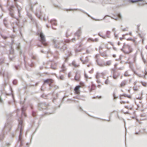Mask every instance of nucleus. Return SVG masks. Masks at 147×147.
I'll return each mask as SVG.
<instances>
[{"mask_svg":"<svg viewBox=\"0 0 147 147\" xmlns=\"http://www.w3.org/2000/svg\"><path fill=\"white\" fill-rule=\"evenodd\" d=\"M14 7H15L13 5H11L10 6L8 9V10L9 11V13L11 17L12 18H14L17 20V21L15 23L19 28V31L20 34L21 36H22V34L21 32L22 29L24 28V27L23 26H20L19 25V20L18 18H16L14 16L13 13H14V11L13 8Z\"/></svg>","mask_w":147,"mask_h":147,"instance_id":"f257e3e1","label":"nucleus"},{"mask_svg":"<svg viewBox=\"0 0 147 147\" xmlns=\"http://www.w3.org/2000/svg\"><path fill=\"white\" fill-rule=\"evenodd\" d=\"M19 124L18 125V130H19L20 134L18 138V141L20 142V146H22V142L21 140V135L22 134V120L21 118L18 120Z\"/></svg>","mask_w":147,"mask_h":147,"instance_id":"f03ea898","label":"nucleus"},{"mask_svg":"<svg viewBox=\"0 0 147 147\" xmlns=\"http://www.w3.org/2000/svg\"><path fill=\"white\" fill-rule=\"evenodd\" d=\"M37 34L39 36L40 39L39 40L41 42V44L45 47L46 46L47 44L46 42V40L45 38V35L41 32L38 31Z\"/></svg>","mask_w":147,"mask_h":147,"instance_id":"7ed1b4c3","label":"nucleus"},{"mask_svg":"<svg viewBox=\"0 0 147 147\" xmlns=\"http://www.w3.org/2000/svg\"><path fill=\"white\" fill-rule=\"evenodd\" d=\"M62 42L63 44L61 46H57V45L56 44L55 45V48L59 49L61 51L63 52L65 50L67 49V47L65 42Z\"/></svg>","mask_w":147,"mask_h":147,"instance_id":"20e7f679","label":"nucleus"},{"mask_svg":"<svg viewBox=\"0 0 147 147\" xmlns=\"http://www.w3.org/2000/svg\"><path fill=\"white\" fill-rule=\"evenodd\" d=\"M49 105L48 103H46L45 102H43L39 104L38 107L42 109H46L48 108Z\"/></svg>","mask_w":147,"mask_h":147,"instance_id":"39448f33","label":"nucleus"},{"mask_svg":"<svg viewBox=\"0 0 147 147\" xmlns=\"http://www.w3.org/2000/svg\"><path fill=\"white\" fill-rule=\"evenodd\" d=\"M18 1V0H14V1H15V5L16 6L18 11V16L19 17H20L21 16V14L20 13V11H21V9H22V8L19 6L18 5L17 3L16 2Z\"/></svg>","mask_w":147,"mask_h":147,"instance_id":"423d86ee","label":"nucleus"},{"mask_svg":"<svg viewBox=\"0 0 147 147\" xmlns=\"http://www.w3.org/2000/svg\"><path fill=\"white\" fill-rule=\"evenodd\" d=\"M53 44L54 45V47L55 48V45L56 44L57 46H61V43L60 41H57L56 40L54 39L52 41Z\"/></svg>","mask_w":147,"mask_h":147,"instance_id":"0eeeda50","label":"nucleus"},{"mask_svg":"<svg viewBox=\"0 0 147 147\" xmlns=\"http://www.w3.org/2000/svg\"><path fill=\"white\" fill-rule=\"evenodd\" d=\"M81 33V31L80 28V29L78 30L75 33L74 35L76 36H77L78 37V39L80 36Z\"/></svg>","mask_w":147,"mask_h":147,"instance_id":"6e6552de","label":"nucleus"},{"mask_svg":"<svg viewBox=\"0 0 147 147\" xmlns=\"http://www.w3.org/2000/svg\"><path fill=\"white\" fill-rule=\"evenodd\" d=\"M49 22L52 25L57 26V20L55 19H51Z\"/></svg>","mask_w":147,"mask_h":147,"instance_id":"1a4fd4ad","label":"nucleus"},{"mask_svg":"<svg viewBox=\"0 0 147 147\" xmlns=\"http://www.w3.org/2000/svg\"><path fill=\"white\" fill-rule=\"evenodd\" d=\"M0 74H1L3 77L6 76L7 78H8L9 74L7 71L0 72Z\"/></svg>","mask_w":147,"mask_h":147,"instance_id":"9d476101","label":"nucleus"},{"mask_svg":"<svg viewBox=\"0 0 147 147\" xmlns=\"http://www.w3.org/2000/svg\"><path fill=\"white\" fill-rule=\"evenodd\" d=\"M107 16H108L111 17V18H112L115 20H117L118 18H120V19H121V18H122V16H121V14H117V17H111L110 16H108V15Z\"/></svg>","mask_w":147,"mask_h":147,"instance_id":"9b49d317","label":"nucleus"},{"mask_svg":"<svg viewBox=\"0 0 147 147\" xmlns=\"http://www.w3.org/2000/svg\"><path fill=\"white\" fill-rule=\"evenodd\" d=\"M80 77V74H78V72H76V74L75 76L74 77V79L78 81Z\"/></svg>","mask_w":147,"mask_h":147,"instance_id":"f8f14e48","label":"nucleus"},{"mask_svg":"<svg viewBox=\"0 0 147 147\" xmlns=\"http://www.w3.org/2000/svg\"><path fill=\"white\" fill-rule=\"evenodd\" d=\"M127 48L129 50V51H127V52H126L125 53L128 54L129 52H131L132 51V49L131 48L130 45H129L128 44H127Z\"/></svg>","mask_w":147,"mask_h":147,"instance_id":"ddd939ff","label":"nucleus"},{"mask_svg":"<svg viewBox=\"0 0 147 147\" xmlns=\"http://www.w3.org/2000/svg\"><path fill=\"white\" fill-rule=\"evenodd\" d=\"M80 88V86L79 85H77L76 86L74 89V90L75 92L76 93H78V91L79 90Z\"/></svg>","mask_w":147,"mask_h":147,"instance_id":"4468645a","label":"nucleus"},{"mask_svg":"<svg viewBox=\"0 0 147 147\" xmlns=\"http://www.w3.org/2000/svg\"><path fill=\"white\" fill-rule=\"evenodd\" d=\"M21 110H22V113H21V115L22 116H23V115H24L25 117L26 116V114L24 113V111L25 110V109L24 107H22L21 108Z\"/></svg>","mask_w":147,"mask_h":147,"instance_id":"2eb2a0df","label":"nucleus"},{"mask_svg":"<svg viewBox=\"0 0 147 147\" xmlns=\"http://www.w3.org/2000/svg\"><path fill=\"white\" fill-rule=\"evenodd\" d=\"M128 1L130 3H137L139 1H142L143 0H128Z\"/></svg>","mask_w":147,"mask_h":147,"instance_id":"dca6fc26","label":"nucleus"},{"mask_svg":"<svg viewBox=\"0 0 147 147\" xmlns=\"http://www.w3.org/2000/svg\"><path fill=\"white\" fill-rule=\"evenodd\" d=\"M140 116L141 117H146V118L145 119H142L143 120H147V115L145 113H144L143 114H141L140 115Z\"/></svg>","mask_w":147,"mask_h":147,"instance_id":"f3484780","label":"nucleus"},{"mask_svg":"<svg viewBox=\"0 0 147 147\" xmlns=\"http://www.w3.org/2000/svg\"><path fill=\"white\" fill-rule=\"evenodd\" d=\"M31 63L30 64H28L29 66L30 67H33L34 66L35 63L32 60H31Z\"/></svg>","mask_w":147,"mask_h":147,"instance_id":"a211bd4d","label":"nucleus"},{"mask_svg":"<svg viewBox=\"0 0 147 147\" xmlns=\"http://www.w3.org/2000/svg\"><path fill=\"white\" fill-rule=\"evenodd\" d=\"M62 69L60 71V72H63L66 70V68L64 65V64H63L61 66Z\"/></svg>","mask_w":147,"mask_h":147,"instance_id":"6ab92c4d","label":"nucleus"},{"mask_svg":"<svg viewBox=\"0 0 147 147\" xmlns=\"http://www.w3.org/2000/svg\"><path fill=\"white\" fill-rule=\"evenodd\" d=\"M10 48L9 50L10 53V54H13L14 52V49L11 46H10Z\"/></svg>","mask_w":147,"mask_h":147,"instance_id":"aec40b11","label":"nucleus"},{"mask_svg":"<svg viewBox=\"0 0 147 147\" xmlns=\"http://www.w3.org/2000/svg\"><path fill=\"white\" fill-rule=\"evenodd\" d=\"M44 83H47L48 84H49V86H51V83L49 82V79H47L46 80H45L44 81Z\"/></svg>","mask_w":147,"mask_h":147,"instance_id":"412c9836","label":"nucleus"},{"mask_svg":"<svg viewBox=\"0 0 147 147\" xmlns=\"http://www.w3.org/2000/svg\"><path fill=\"white\" fill-rule=\"evenodd\" d=\"M89 40H90L92 42H97L98 40V39L97 38H95L94 39H93L91 38H89L88 39Z\"/></svg>","mask_w":147,"mask_h":147,"instance_id":"4be33fe9","label":"nucleus"},{"mask_svg":"<svg viewBox=\"0 0 147 147\" xmlns=\"http://www.w3.org/2000/svg\"><path fill=\"white\" fill-rule=\"evenodd\" d=\"M30 19H31V20L33 22V23H35V24L36 26L37 27V23L36 22V21L34 18H33L32 17H31L30 18Z\"/></svg>","mask_w":147,"mask_h":147,"instance_id":"5701e85b","label":"nucleus"},{"mask_svg":"<svg viewBox=\"0 0 147 147\" xmlns=\"http://www.w3.org/2000/svg\"><path fill=\"white\" fill-rule=\"evenodd\" d=\"M111 32L109 31H107L106 32V36L108 38H110L109 35L110 34Z\"/></svg>","mask_w":147,"mask_h":147,"instance_id":"b1692460","label":"nucleus"},{"mask_svg":"<svg viewBox=\"0 0 147 147\" xmlns=\"http://www.w3.org/2000/svg\"><path fill=\"white\" fill-rule=\"evenodd\" d=\"M99 53H100V55L103 57H105V56H107V54L105 53H101L100 51H99Z\"/></svg>","mask_w":147,"mask_h":147,"instance_id":"393cba45","label":"nucleus"},{"mask_svg":"<svg viewBox=\"0 0 147 147\" xmlns=\"http://www.w3.org/2000/svg\"><path fill=\"white\" fill-rule=\"evenodd\" d=\"M126 84V83L124 81H122L120 84V86L121 87L123 86H125Z\"/></svg>","mask_w":147,"mask_h":147,"instance_id":"a878e982","label":"nucleus"},{"mask_svg":"<svg viewBox=\"0 0 147 147\" xmlns=\"http://www.w3.org/2000/svg\"><path fill=\"white\" fill-rule=\"evenodd\" d=\"M32 114L33 116L35 117L36 115V112L34 111H32Z\"/></svg>","mask_w":147,"mask_h":147,"instance_id":"bb28decb","label":"nucleus"},{"mask_svg":"<svg viewBox=\"0 0 147 147\" xmlns=\"http://www.w3.org/2000/svg\"><path fill=\"white\" fill-rule=\"evenodd\" d=\"M51 67L52 69H55L56 68V66L55 65L54 66H53V64H52L51 65Z\"/></svg>","mask_w":147,"mask_h":147,"instance_id":"cd10ccee","label":"nucleus"},{"mask_svg":"<svg viewBox=\"0 0 147 147\" xmlns=\"http://www.w3.org/2000/svg\"><path fill=\"white\" fill-rule=\"evenodd\" d=\"M79 10H80V11H82V12H83L84 13H86V14H87L88 16H89V17H90V16L88 14V13H87L85 11H84L83 10L81 9H79Z\"/></svg>","mask_w":147,"mask_h":147,"instance_id":"c85d7f7f","label":"nucleus"},{"mask_svg":"<svg viewBox=\"0 0 147 147\" xmlns=\"http://www.w3.org/2000/svg\"><path fill=\"white\" fill-rule=\"evenodd\" d=\"M17 80L15 79L13 81V84L14 85H16L17 84Z\"/></svg>","mask_w":147,"mask_h":147,"instance_id":"c756f323","label":"nucleus"},{"mask_svg":"<svg viewBox=\"0 0 147 147\" xmlns=\"http://www.w3.org/2000/svg\"><path fill=\"white\" fill-rule=\"evenodd\" d=\"M58 78L61 80H63V75H61L59 76Z\"/></svg>","mask_w":147,"mask_h":147,"instance_id":"7c9ffc66","label":"nucleus"},{"mask_svg":"<svg viewBox=\"0 0 147 147\" xmlns=\"http://www.w3.org/2000/svg\"><path fill=\"white\" fill-rule=\"evenodd\" d=\"M3 23L4 25L6 26L7 27V24L6 22L5 21V19H4L3 20Z\"/></svg>","mask_w":147,"mask_h":147,"instance_id":"2f4dec72","label":"nucleus"},{"mask_svg":"<svg viewBox=\"0 0 147 147\" xmlns=\"http://www.w3.org/2000/svg\"><path fill=\"white\" fill-rule=\"evenodd\" d=\"M41 12H40V14H39V15H38V14L37 13H36V16L38 18H40V16L41 15Z\"/></svg>","mask_w":147,"mask_h":147,"instance_id":"473e14b6","label":"nucleus"},{"mask_svg":"<svg viewBox=\"0 0 147 147\" xmlns=\"http://www.w3.org/2000/svg\"><path fill=\"white\" fill-rule=\"evenodd\" d=\"M7 116L8 117H11L12 116V114L11 113H9V114L7 115Z\"/></svg>","mask_w":147,"mask_h":147,"instance_id":"72a5a7b5","label":"nucleus"},{"mask_svg":"<svg viewBox=\"0 0 147 147\" xmlns=\"http://www.w3.org/2000/svg\"><path fill=\"white\" fill-rule=\"evenodd\" d=\"M111 64V61H108L106 62V64L108 65H110Z\"/></svg>","mask_w":147,"mask_h":147,"instance_id":"f704fd0d","label":"nucleus"},{"mask_svg":"<svg viewBox=\"0 0 147 147\" xmlns=\"http://www.w3.org/2000/svg\"><path fill=\"white\" fill-rule=\"evenodd\" d=\"M96 61L97 63V64L98 65H99L100 66H102L101 64H100V63H99L98 62V59H96Z\"/></svg>","mask_w":147,"mask_h":147,"instance_id":"c9c22d12","label":"nucleus"},{"mask_svg":"<svg viewBox=\"0 0 147 147\" xmlns=\"http://www.w3.org/2000/svg\"><path fill=\"white\" fill-rule=\"evenodd\" d=\"M82 50V49H76L75 50V52H76L77 53L78 52H80V51Z\"/></svg>","mask_w":147,"mask_h":147,"instance_id":"e433bc0d","label":"nucleus"},{"mask_svg":"<svg viewBox=\"0 0 147 147\" xmlns=\"http://www.w3.org/2000/svg\"><path fill=\"white\" fill-rule=\"evenodd\" d=\"M9 59L11 61H13V58H14V57L13 56L12 57H11L10 56H9Z\"/></svg>","mask_w":147,"mask_h":147,"instance_id":"4c0bfd02","label":"nucleus"},{"mask_svg":"<svg viewBox=\"0 0 147 147\" xmlns=\"http://www.w3.org/2000/svg\"><path fill=\"white\" fill-rule=\"evenodd\" d=\"M1 36L4 39H6L7 38V37L6 36H3L2 34H1Z\"/></svg>","mask_w":147,"mask_h":147,"instance_id":"58836bf2","label":"nucleus"},{"mask_svg":"<svg viewBox=\"0 0 147 147\" xmlns=\"http://www.w3.org/2000/svg\"><path fill=\"white\" fill-rule=\"evenodd\" d=\"M74 63V62L73 61L72 62V64L73 65L76 67H77V65L76 64H75Z\"/></svg>","mask_w":147,"mask_h":147,"instance_id":"ea45409f","label":"nucleus"},{"mask_svg":"<svg viewBox=\"0 0 147 147\" xmlns=\"http://www.w3.org/2000/svg\"><path fill=\"white\" fill-rule=\"evenodd\" d=\"M16 26H13V32H15V28H16Z\"/></svg>","mask_w":147,"mask_h":147,"instance_id":"a19ab883","label":"nucleus"},{"mask_svg":"<svg viewBox=\"0 0 147 147\" xmlns=\"http://www.w3.org/2000/svg\"><path fill=\"white\" fill-rule=\"evenodd\" d=\"M3 102V100L1 98V96H0V103H2Z\"/></svg>","mask_w":147,"mask_h":147,"instance_id":"79ce46f5","label":"nucleus"},{"mask_svg":"<svg viewBox=\"0 0 147 147\" xmlns=\"http://www.w3.org/2000/svg\"><path fill=\"white\" fill-rule=\"evenodd\" d=\"M84 76L86 78H88V76L85 73H84Z\"/></svg>","mask_w":147,"mask_h":147,"instance_id":"37998d69","label":"nucleus"},{"mask_svg":"<svg viewBox=\"0 0 147 147\" xmlns=\"http://www.w3.org/2000/svg\"><path fill=\"white\" fill-rule=\"evenodd\" d=\"M127 28H128V27H127L126 28H124V29H123V31H127Z\"/></svg>","mask_w":147,"mask_h":147,"instance_id":"c03bdc74","label":"nucleus"},{"mask_svg":"<svg viewBox=\"0 0 147 147\" xmlns=\"http://www.w3.org/2000/svg\"><path fill=\"white\" fill-rule=\"evenodd\" d=\"M15 68L16 70H18L19 68L18 66H15Z\"/></svg>","mask_w":147,"mask_h":147,"instance_id":"a18cd8bd","label":"nucleus"},{"mask_svg":"<svg viewBox=\"0 0 147 147\" xmlns=\"http://www.w3.org/2000/svg\"><path fill=\"white\" fill-rule=\"evenodd\" d=\"M120 103L121 104H125L126 103V102L124 101H122L120 102Z\"/></svg>","mask_w":147,"mask_h":147,"instance_id":"49530a36","label":"nucleus"},{"mask_svg":"<svg viewBox=\"0 0 147 147\" xmlns=\"http://www.w3.org/2000/svg\"><path fill=\"white\" fill-rule=\"evenodd\" d=\"M134 90L135 91H137L138 90V89L136 88H135L134 87H133Z\"/></svg>","mask_w":147,"mask_h":147,"instance_id":"de8ad7c7","label":"nucleus"},{"mask_svg":"<svg viewBox=\"0 0 147 147\" xmlns=\"http://www.w3.org/2000/svg\"><path fill=\"white\" fill-rule=\"evenodd\" d=\"M80 59L81 60V61L83 62V63H84L86 61H83L82 60L81 58H80Z\"/></svg>","mask_w":147,"mask_h":147,"instance_id":"09e8293b","label":"nucleus"},{"mask_svg":"<svg viewBox=\"0 0 147 147\" xmlns=\"http://www.w3.org/2000/svg\"><path fill=\"white\" fill-rule=\"evenodd\" d=\"M30 9L32 11L33 10V7L32 6H31Z\"/></svg>","mask_w":147,"mask_h":147,"instance_id":"8fccbe9b","label":"nucleus"},{"mask_svg":"<svg viewBox=\"0 0 147 147\" xmlns=\"http://www.w3.org/2000/svg\"><path fill=\"white\" fill-rule=\"evenodd\" d=\"M107 81H108V80H107L105 82V83L106 84H108V83H107Z\"/></svg>","mask_w":147,"mask_h":147,"instance_id":"3c124183","label":"nucleus"},{"mask_svg":"<svg viewBox=\"0 0 147 147\" xmlns=\"http://www.w3.org/2000/svg\"><path fill=\"white\" fill-rule=\"evenodd\" d=\"M101 37L104 39H105L106 38L105 36H102Z\"/></svg>","mask_w":147,"mask_h":147,"instance_id":"603ef678","label":"nucleus"},{"mask_svg":"<svg viewBox=\"0 0 147 147\" xmlns=\"http://www.w3.org/2000/svg\"><path fill=\"white\" fill-rule=\"evenodd\" d=\"M69 9L71 11V10H77L78 9Z\"/></svg>","mask_w":147,"mask_h":147,"instance_id":"864d4df0","label":"nucleus"},{"mask_svg":"<svg viewBox=\"0 0 147 147\" xmlns=\"http://www.w3.org/2000/svg\"><path fill=\"white\" fill-rule=\"evenodd\" d=\"M112 31L113 32H116V30H115V28H113V29H112Z\"/></svg>","mask_w":147,"mask_h":147,"instance_id":"5fc2aeb1","label":"nucleus"},{"mask_svg":"<svg viewBox=\"0 0 147 147\" xmlns=\"http://www.w3.org/2000/svg\"><path fill=\"white\" fill-rule=\"evenodd\" d=\"M122 95L125 97H127V95H126V94H123Z\"/></svg>","mask_w":147,"mask_h":147,"instance_id":"6e6d98bb","label":"nucleus"},{"mask_svg":"<svg viewBox=\"0 0 147 147\" xmlns=\"http://www.w3.org/2000/svg\"><path fill=\"white\" fill-rule=\"evenodd\" d=\"M75 40H76V39H75V38H74L72 39V42H74V41H75Z\"/></svg>","mask_w":147,"mask_h":147,"instance_id":"4d7b16f0","label":"nucleus"},{"mask_svg":"<svg viewBox=\"0 0 147 147\" xmlns=\"http://www.w3.org/2000/svg\"><path fill=\"white\" fill-rule=\"evenodd\" d=\"M127 97H128V98H131V97L130 96V95H127Z\"/></svg>","mask_w":147,"mask_h":147,"instance_id":"13d9d810","label":"nucleus"},{"mask_svg":"<svg viewBox=\"0 0 147 147\" xmlns=\"http://www.w3.org/2000/svg\"><path fill=\"white\" fill-rule=\"evenodd\" d=\"M98 73H97L96 74V78L97 79L98 77Z\"/></svg>","mask_w":147,"mask_h":147,"instance_id":"bf43d9fd","label":"nucleus"},{"mask_svg":"<svg viewBox=\"0 0 147 147\" xmlns=\"http://www.w3.org/2000/svg\"><path fill=\"white\" fill-rule=\"evenodd\" d=\"M69 54H68V55L70 56L71 55V53L70 52H68Z\"/></svg>","mask_w":147,"mask_h":147,"instance_id":"052dcab7","label":"nucleus"},{"mask_svg":"<svg viewBox=\"0 0 147 147\" xmlns=\"http://www.w3.org/2000/svg\"><path fill=\"white\" fill-rule=\"evenodd\" d=\"M133 39L131 38H128L127 39V40H132Z\"/></svg>","mask_w":147,"mask_h":147,"instance_id":"680f3d73","label":"nucleus"},{"mask_svg":"<svg viewBox=\"0 0 147 147\" xmlns=\"http://www.w3.org/2000/svg\"><path fill=\"white\" fill-rule=\"evenodd\" d=\"M121 51H123L124 53H125L126 52H125V51H124L123 48H121Z\"/></svg>","mask_w":147,"mask_h":147,"instance_id":"e2e57ef3","label":"nucleus"},{"mask_svg":"<svg viewBox=\"0 0 147 147\" xmlns=\"http://www.w3.org/2000/svg\"><path fill=\"white\" fill-rule=\"evenodd\" d=\"M99 49H102L103 48L101 46H100L99 47Z\"/></svg>","mask_w":147,"mask_h":147,"instance_id":"0e129e2a","label":"nucleus"},{"mask_svg":"<svg viewBox=\"0 0 147 147\" xmlns=\"http://www.w3.org/2000/svg\"><path fill=\"white\" fill-rule=\"evenodd\" d=\"M124 76H128V75L125 72V74H124Z\"/></svg>","mask_w":147,"mask_h":147,"instance_id":"69168bd1","label":"nucleus"},{"mask_svg":"<svg viewBox=\"0 0 147 147\" xmlns=\"http://www.w3.org/2000/svg\"><path fill=\"white\" fill-rule=\"evenodd\" d=\"M113 49L114 50H115V51H117V49L116 48H115V47H113Z\"/></svg>","mask_w":147,"mask_h":147,"instance_id":"338daca9","label":"nucleus"},{"mask_svg":"<svg viewBox=\"0 0 147 147\" xmlns=\"http://www.w3.org/2000/svg\"><path fill=\"white\" fill-rule=\"evenodd\" d=\"M86 52L87 53H90V52L88 50H87L86 51Z\"/></svg>","mask_w":147,"mask_h":147,"instance_id":"774afa93","label":"nucleus"}]
</instances>
